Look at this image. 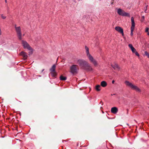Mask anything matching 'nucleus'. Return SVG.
Returning <instances> with one entry per match:
<instances>
[{
	"label": "nucleus",
	"mask_w": 149,
	"mask_h": 149,
	"mask_svg": "<svg viewBox=\"0 0 149 149\" xmlns=\"http://www.w3.org/2000/svg\"><path fill=\"white\" fill-rule=\"evenodd\" d=\"M128 46L130 48L132 52L134 53V52L136 51V49L133 47L132 45L131 44H129L128 45Z\"/></svg>",
	"instance_id": "nucleus-15"
},
{
	"label": "nucleus",
	"mask_w": 149,
	"mask_h": 149,
	"mask_svg": "<svg viewBox=\"0 0 149 149\" xmlns=\"http://www.w3.org/2000/svg\"><path fill=\"white\" fill-rule=\"evenodd\" d=\"M148 5H147L146 6V7H145L144 8V11L145 13H146V10H147V7H148Z\"/></svg>",
	"instance_id": "nucleus-22"
},
{
	"label": "nucleus",
	"mask_w": 149,
	"mask_h": 149,
	"mask_svg": "<svg viewBox=\"0 0 149 149\" xmlns=\"http://www.w3.org/2000/svg\"><path fill=\"white\" fill-rule=\"evenodd\" d=\"M30 51L29 52V54H32L33 52L32 51V49L31 50H30Z\"/></svg>",
	"instance_id": "nucleus-27"
},
{
	"label": "nucleus",
	"mask_w": 149,
	"mask_h": 149,
	"mask_svg": "<svg viewBox=\"0 0 149 149\" xmlns=\"http://www.w3.org/2000/svg\"><path fill=\"white\" fill-rule=\"evenodd\" d=\"M20 54L24 58V59L25 60L27 58L28 56L24 52H20Z\"/></svg>",
	"instance_id": "nucleus-13"
},
{
	"label": "nucleus",
	"mask_w": 149,
	"mask_h": 149,
	"mask_svg": "<svg viewBox=\"0 0 149 149\" xmlns=\"http://www.w3.org/2000/svg\"><path fill=\"white\" fill-rule=\"evenodd\" d=\"M117 13L119 15L123 16H130L129 13L125 12L124 11L120 8L118 9Z\"/></svg>",
	"instance_id": "nucleus-7"
},
{
	"label": "nucleus",
	"mask_w": 149,
	"mask_h": 149,
	"mask_svg": "<svg viewBox=\"0 0 149 149\" xmlns=\"http://www.w3.org/2000/svg\"><path fill=\"white\" fill-rule=\"evenodd\" d=\"M70 72L72 73H76L78 70V66L76 65H72L70 66Z\"/></svg>",
	"instance_id": "nucleus-5"
},
{
	"label": "nucleus",
	"mask_w": 149,
	"mask_h": 149,
	"mask_svg": "<svg viewBox=\"0 0 149 149\" xmlns=\"http://www.w3.org/2000/svg\"><path fill=\"white\" fill-rule=\"evenodd\" d=\"M95 89L97 91H100L101 90L100 86L99 85H97L95 86Z\"/></svg>",
	"instance_id": "nucleus-17"
},
{
	"label": "nucleus",
	"mask_w": 149,
	"mask_h": 149,
	"mask_svg": "<svg viewBox=\"0 0 149 149\" xmlns=\"http://www.w3.org/2000/svg\"><path fill=\"white\" fill-rule=\"evenodd\" d=\"M15 28L16 32L17 33V37L19 40H22V34L21 32V29L20 26L17 27L15 24Z\"/></svg>",
	"instance_id": "nucleus-4"
},
{
	"label": "nucleus",
	"mask_w": 149,
	"mask_h": 149,
	"mask_svg": "<svg viewBox=\"0 0 149 149\" xmlns=\"http://www.w3.org/2000/svg\"><path fill=\"white\" fill-rule=\"evenodd\" d=\"M24 36V34H23V36Z\"/></svg>",
	"instance_id": "nucleus-33"
},
{
	"label": "nucleus",
	"mask_w": 149,
	"mask_h": 149,
	"mask_svg": "<svg viewBox=\"0 0 149 149\" xmlns=\"http://www.w3.org/2000/svg\"><path fill=\"white\" fill-rule=\"evenodd\" d=\"M77 63L79 65L81 69L87 71H91L93 70L91 65L88 61L84 59H79L78 60Z\"/></svg>",
	"instance_id": "nucleus-1"
},
{
	"label": "nucleus",
	"mask_w": 149,
	"mask_h": 149,
	"mask_svg": "<svg viewBox=\"0 0 149 149\" xmlns=\"http://www.w3.org/2000/svg\"><path fill=\"white\" fill-rule=\"evenodd\" d=\"M77 63L79 65L81 69L87 71H91L93 70L91 65L88 61L84 59H79L78 60Z\"/></svg>",
	"instance_id": "nucleus-2"
},
{
	"label": "nucleus",
	"mask_w": 149,
	"mask_h": 149,
	"mask_svg": "<svg viewBox=\"0 0 149 149\" xmlns=\"http://www.w3.org/2000/svg\"><path fill=\"white\" fill-rule=\"evenodd\" d=\"M22 44L24 48H26L29 50H32L31 47L26 41L22 40Z\"/></svg>",
	"instance_id": "nucleus-8"
},
{
	"label": "nucleus",
	"mask_w": 149,
	"mask_h": 149,
	"mask_svg": "<svg viewBox=\"0 0 149 149\" xmlns=\"http://www.w3.org/2000/svg\"><path fill=\"white\" fill-rule=\"evenodd\" d=\"M134 29H131V36H132L133 35V32L134 31Z\"/></svg>",
	"instance_id": "nucleus-21"
},
{
	"label": "nucleus",
	"mask_w": 149,
	"mask_h": 149,
	"mask_svg": "<svg viewBox=\"0 0 149 149\" xmlns=\"http://www.w3.org/2000/svg\"><path fill=\"white\" fill-rule=\"evenodd\" d=\"M131 21L132 22V26L131 29H134L135 27V23L134 18L133 17L131 18Z\"/></svg>",
	"instance_id": "nucleus-14"
},
{
	"label": "nucleus",
	"mask_w": 149,
	"mask_h": 149,
	"mask_svg": "<svg viewBox=\"0 0 149 149\" xmlns=\"http://www.w3.org/2000/svg\"><path fill=\"white\" fill-rule=\"evenodd\" d=\"M147 34L149 36V32H148V33H147Z\"/></svg>",
	"instance_id": "nucleus-30"
},
{
	"label": "nucleus",
	"mask_w": 149,
	"mask_h": 149,
	"mask_svg": "<svg viewBox=\"0 0 149 149\" xmlns=\"http://www.w3.org/2000/svg\"><path fill=\"white\" fill-rule=\"evenodd\" d=\"M107 85V83L105 81H102L101 82V85L103 87H105Z\"/></svg>",
	"instance_id": "nucleus-16"
},
{
	"label": "nucleus",
	"mask_w": 149,
	"mask_h": 149,
	"mask_svg": "<svg viewBox=\"0 0 149 149\" xmlns=\"http://www.w3.org/2000/svg\"><path fill=\"white\" fill-rule=\"evenodd\" d=\"M115 29L118 32L121 33L123 36L124 35L123 30L122 28L120 26H116L115 28Z\"/></svg>",
	"instance_id": "nucleus-10"
},
{
	"label": "nucleus",
	"mask_w": 149,
	"mask_h": 149,
	"mask_svg": "<svg viewBox=\"0 0 149 149\" xmlns=\"http://www.w3.org/2000/svg\"><path fill=\"white\" fill-rule=\"evenodd\" d=\"M144 19V17L143 16L141 17V21H143Z\"/></svg>",
	"instance_id": "nucleus-25"
},
{
	"label": "nucleus",
	"mask_w": 149,
	"mask_h": 149,
	"mask_svg": "<svg viewBox=\"0 0 149 149\" xmlns=\"http://www.w3.org/2000/svg\"><path fill=\"white\" fill-rule=\"evenodd\" d=\"M56 68V65L54 64L53 65L52 68H50L49 70L50 72V74L53 77H55L57 74V73L55 70Z\"/></svg>",
	"instance_id": "nucleus-6"
},
{
	"label": "nucleus",
	"mask_w": 149,
	"mask_h": 149,
	"mask_svg": "<svg viewBox=\"0 0 149 149\" xmlns=\"http://www.w3.org/2000/svg\"><path fill=\"white\" fill-rule=\"evenodd\" d=\"M118 108L116 107H114L111 108V111L112 113L116 114L118 112Z\"/></svg>",
	"instance_id": "nucleus-12"
},
{
	"label": "nucleus",
	"mask_w": 149,
	"mask_h": 149,
	"mask_svg": "<svg viewBox=\"0 0 149 149\" xmlns=\"http://www.w3.org/2000/svg\"><path fill=\"white\" fill-rule=\"evenodd\" d=\"M112 67L115 70L117 69L119 70L120 69V67L116 63H114L113 64H111Z\"/></svg>",
	"instance_id": "nucleus-11"
},
{
	"label": "nucleus",
	"mask_w": 149,
	"mask_h": 149,
	"mask_svg": "<svg viewBox=\"0 0 149 149\" xmlns=\"http://www.w3.org/2000/svg\"><path fill=\"white\" fill-rule=\"evenodd\" d=\"M112 84H114V80H113L112 81Z\"/></svg>",
	"instance_id": "nucleus-28"
},
{
	"label": "nucleus",
	"mask_w": 149,
	"mask_h": 149,
	"mask_svg": "<svg viewBox=\"0 0 149 149\" xmlns=\"http://www.w3.org/2000/svg\"><path fill=\"white\" fill-rule=\"evenodd\" d=\"M149 28H146V30H145L146 32H148V30H149Z\"/></svg>",
	"instance_id": "nucleus-26"
},
{
	"label": "nucleus",
	"mask_w": 149,
	"mask_h": 149,
	"mask_svg": "<svg viewBox=\"0 0 149 149\" xmlns=\"http://www.w3.org/2000/svg\"><path fill=\"white\" fill-rule=\"evenodd\" d=\"M134 53L135 54V55H136L137 56H139V53L136 51V50L135 51V52H134Z\"/></svg>",
	"instance_id": "nucleus-23"
},
{
	"label": "nucleus",
	"mask_w": 149,
	"mask_h": 149,
	"mask_svg": "<svg viewBox=\"0 0 149 149\" xmlns=\"http://www.w3.org/2000/svg\"><path fill=\"white\" fill-rule=\"evenodd\" d=\"M115 95V94H111V96L113 95Z\"/></svg>",
	"instance_id": "nucleus-29"
},
{
	"label": "nucleus",
	"mask_w": 149,
	"mask_h": 149,
	"mask_svg": "<svg viewBox=\"0 0 149 149\" xmlns=\"http://www.w3.org/2000/svg\"><path fill=\"white\" fill-rule=\"evenodd\" d=\"M145 54L149 58V54L148 52L146 51L145 52Z\"/></svg>",
	"instance_id": "nucleus-20"
},
{
	"label": "nucleus",
	"mask_w": 149,
	"mask_h": 149,
	"mask_svg": "<svg viewBox=\"0 0 149 149\" xmlns=\"http://www.w3.org/2000/svg\"><path fill=\"white\" fill-rule=\"evenodd\" d=\"M85 48L86 50V53L87 56L91 55L89 52V49L86 46L85 47Z\"/></svg>",
	"instance_id": "nucleus-18"
},
{
	"label": "nucleus",
	"mask_w": 149,
	"mask_h": 149,
	"mask_svg": "<svg viewBox=\"0 0 149 149\" xmlns=\"http://www.w3.org/2000/svg\"><path fill=\"white\" fill-rule=\"evenodd\" d=\"M90 61L93 63L94 65L96 66L97 65V63L96 61L93 58V56L90 55L87 56Z\"/></svg>",
	"instance_id": "nucleus-9"
},
{
	"label": "nucleus",
	"mask_w": 149,
	"mask_h": 149,
	"mask_svg": "<svg viewBox=\"0 0 149 149\" xmlns=\"http://www.w3.org/2000/svg\"><path fill=\"white\" fill-rule=\"evenodd\" d=\"M5 1L6 2H7V0H5Z\"/></svg>",
	"instance_id": "nucleus-31"
},
{
	"label": "nucleus",
	"mask_w": 149,
	"mask_h": 149,
	"mask_svg": "<svg viewBox=\"0 0 149 149\" xmlns=\"http://www.w3.org/2000/svg\"><path fill=\"white\" fill-rule=\"evenodd\" d=\"M44 70V69H43L42 71V72Z\"/></svg>",
	"instance_id": "nucleus-32"
},
{
	"label": "nucleus",
	"mask_w": 149,
	"mask_h": 149,
	"mask_svg": "<svg viewBox=\"0 0 149 149\" xmlns=\"http://www.w3.org/2000/svg\"><path fill=\"white\" fill-rule=\"evenodd\" d=\"M60 78L61 80H63V81L67 79L66 77H64L62 75H61L60 76Z\"/></svg>",
	"instance_id": "nucleus-19"
},
{
	"label": "nucleus",
	"mask_w": 149,
	"mask_h": 149,
	"mask_svg": "<svg viewBox=\"0 0 149 149\" xmlns=\"http://www.w3.org/2000/svg\"><path fill=\"white\" fill-rule=\"evenodd\" d=\"M1 17L3 19H4L6 18V17L3 16V14L1 15Z\"/></svg>",
	"instance_id": "nucleus-24"
},
{
	"label": "nucleus",
	"mask_w": 149,
	"mask_h": 149,
	"mask_svg": "<svg viewBox=\"0 0 149 149\" xmlns=\"http://www.w3.org/2000/svg\"><path fill=\"white\" fill-rule=\"evenodd\" d=\"M125 83L127 85L130 86L132 89L136 90L138 92H141V90L139 88H138L137 86L132 84L130 82L128 81H126Z\"/></svg>",
	"instance_id": "nucleus-3"
}]
</instances>
